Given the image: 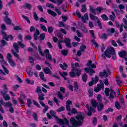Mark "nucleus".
I'll return each mask as SVG.
<instances>
[{"label":"nucleus","mask_w":127,"mask_h":127,"mask_svg":"<svg viewBox=\"0 0 127 127\" xmlns=\"http://www.w3.org/2000/svg\"><path fill=\"white\" fill-rule=\"evenodd\" d=\"M39 76L41 80L44 81V82L46 81V80H45V77H44V74L43 73V72H40Z\"/></svg>","instance_id":"nucleus-23"},{"label":"nucleus","mask_w":127,"mask_h":127,"mask_svg":"<svg viewBox=\"0 0 127 127\" xmlns=\"http://www.w3.org/2000/svg\"><path fill=\"white\" fill-rule=\"evenodd\" d=\"M38 48L40 54H41L42 56H44V54L43 53V51H42V50L41 49V47H40V46H38Z\"/></svg>","instance_id":"nucleus-38"},{"label":"nucleus","mask_w":127,"mask_h":127,"mask_svg":"<svg viewBox=\"0 0 127 127\" xmlns=\"http://www.w3.org/2000/svg\"><path fill=\"white\" fill-rule=\"evenodd\" d=\"M1 44H2L3 46L5 45H7V42L5 41L4 40H1L0 41Z\"/></svg>","instance_id":"nucleus-62"},{"label":"nucleus","mask_w":127,"mask_h":127,"mask_svg":"<svg viewBox=\"0 0 127 127\" xmlns=\"http://www.w3.org/2000/svg\"><path fill=\"white\" fill-rule=\"evenodd\" d=\"M62 18L63 19V22H66L68 19V17L66 16L63 15L62 16Z\"/></svg>","instance_id":"nucleus-58"},{"label":"nucleus","mask_w":127,"mask_h":127,"mask_svg":"<svg viewBox=\"0 0 127 127\" xmlns=\"http://www.w3.org/2000/svg\"><path fill=\"white\" fill-rule=\"evenodd\" d=\"M13 45L16 52L17 53H18V52H19V48L18 47V45H19L18 44L16 43H14Z\"/></svg>","instance_id":"nucleus-18"},{"label":"nucleus","mask_w":127,"mask_h":127,"mask_svg":"<svg viewBox=\"0 0 127 127\" xmlns=\"http://www.w3.org/2000/svg\"><path fill=\"white\" fill-rule=\"evenodd\" d=\"M91 105L92 107H93V109H97V107H98V103H97V101L95 100L94 99H91Z\"/></svg>","instance_id":"nucleus-13"},{"label":"nucleus","mask_w":127,"mask_h":127,"mask_svg":"<svg viewBox=\"0 0 127 127\" xmlns=\"http://www.w3.org/2000/svg\"><path fill=\"white\" fill-rule=\"evenodd\" d=\"M87 80H88V76L86 73H84L82 76V80L84 83H86V82H87Z\"/></svg>","instance_id":"nucleus-34"},{"label":"nucleus","mask_w":127,"mask_h":127,"mask_svg":"<svg viewBox=\"0 0 127 127\" xmlns=\"http://www.w3.org/2000/svg\"><path fill=\"white\" fill-rule=\"evenodd\" d=\"M91 42L93 43V45L95 46V47H97V48L99 47V45L98 43H97V42H96V41H95V39L92 40Z\"/></svg>","instance_id":"nucleus-54"},{"label":"nucleus","mask_w":127,"mask_h":127,"mask_svg":"<svg viewBox=\"0 0 127 127\" xmlns=\"http://www.w3.org/2000/svg\"><path fill=\"white\" fill-rule=\"evenodd\" d=\"M53 30H54V29L52 26H49L48 28V31L49 33H52L53 32Z\"/></svg>","instance_id":"nucleus-45"},{"label":"nucleus","mask_w":127,"mask_h":127,"mask_svg":"<svg viewBox=\"0 0 127 127\" xmlns=\"http://www.w3.org/2000/svg\"><path fill=\"white\" fill-rule=\"evenodd\" d=\"M64 43H65V46L68 48H71V39L64 38Z\"/></svg>","instance_id":"nucleus-9"},{"label":"nucleus","mask_w":127,"mask_h":127,"mask_svg":"<svg viewBox=\"0 0 127 127\" xmlns=\"http://www.w3.org/2000/svg\"><path fill=\"white\" fill-rule=\"evenodd\" d=\"M110 112H114V109L112 108H108L107 110H105V113L106 114H109Z\"/></svg>","instance_id":"nucleus-60"},{"label":"nucleus","mask_w":127,"mask_h":127,"mask_svg":"<svg viewBox=\"0 0 127 127\" xmlns=\"http://www.w3.org/2000/svg\"><path fill=\"white\" fill-rule=\"evenodd\" d=\"M19 102L22 105V106H24V100H25V95L23 93H21L20 94V97L18 98Z\"/></svg>","instance_id":"nucleus-5"},{"label":"nucleus","mask_w":127,"mask_h":127,"mask_svg":"<svg viewBox=\"0 0 127 127\" xmlns=\"http://www.w3.org/2000/svg\"><path fill=\"white\" fill-rule=\"evenodd\" d=\"M96 10L99 12V13H101V12L102 10H104V8L102 6L97 7L96 8Z\"/></svg>","instance_id":"nucleus-55"},{"label":"nucleus","mask_w":127,"mask_h":127,"mask_svg":"<svg viewBox=\"0 0 127 127\" xmlns=\"http://www.w3.org/2000/svg\"><path fill=\"white\" fill-rule=\"evenodd\" d=\"M119 55L121 57V58H124L125 61H127V53L125 50L119 52Z\"/></svg>","instance_id":"nucleus-4"},{"label":"nucleus","mask_w":127,"mask_h":127,"mask_svg":"<svg viewBox=\"0 0 127 127\" xmlns=\"http://www.w3.org/2000/svg\"><path fill=\"white\" fill-rule=\"evenodd\" d=\"M78 25L80 27L82 31L83 32V33H87L88 32V30H87V28H86V27L83 23L81 22H78Z\"/></svg>","instance_id":"nucleus-6"},{"label":"nucleus","mask_w":127,"mask_h":127,"mask_svg":"<svg viewBox=\"0 0 127 127\" xmlns=\"http://www.w3.org/2000/svg\"><path fill=\"white\" fill-rule=\"evenodd\" d=\"M99 105H97V110L98 111V112H101V111H103V110L104 109V104H103V103H102L101 102H99Z\"/></svg>","instance_id":"nucleus-16"},{"label":"nucleus","mask_w":127,"mask_h":127,"mask_svg":"<svg viewBox=\"0 0 127 127\" xmlns=\"http://www.w3.org/2000/svg\"><path fill=\"white\" fill-rule=\"evenodd\" d=\"M24 8H27V9H29L30 10L32 8V6L29 3H25L24 5L23 6Z\"/></svg>","instance_id":"nucleus-11"},{"label":"nucleus","mask_w":127,"mask_h":127,"mask_svg":"<svg viewBox=\"0 0 127 127\" xmlns=\"http://www.w3.org/2000/svg\"><path fill=\"white\" fill-rule=\"evenodd\" d=\"M87 48V47L85 45H82L80 46L79 49L80 50V52H85V50Z\"/></svg>","instance_id":"nucleus-30"},{"label":"nucleus","mask_w":127,"mask_h":127,"mask_svg":"<svg viewBox=\"0 0 127 127\" xmlns=\"http://www.w3.org/2000/svg\"><path fill=\"white\" fill-rule=\"evenodd\" d=\"M61 53L64 56H67L68 55V50H63L61 51Z\"/></svg>","instance_id":"nucleus-31"},{"label":"nucleus","mask_w":127,"mask_h":127,"mask_svg":"<svg viewBox=\"0 0 127 127\" xmlns=\"http://www.w3.org/2000/svg\"><path fill=\"white\" fill-rule=\"evenodd\" d=\"M60 66L61 67V68H62V69H63V70H67V68L68 67V65H67V64L66 63H63V64H60Z\"/></svg>","instance_id":"nucleus-17"},{"label":"nucleus","mask_w":127,"mask_h":127,"mask_svg":"<svg viewBox=\"0 0 127 127\" xmlns=\"http://www.w3.org/2000/svg\"><path fill=\"white\" fill-rule=\"evenodd\" d=\"M99 76L100 77H109V73L106 69H104L103 72L100 71L99 72Z\"/></svg>","instance_id":"nucleus-10"},{"label":"nucleus","mask_w":127,"mask_h":127,"mask_svg":"<svg viewBox=\"0 0 127 127\" xmlns=\"http://www.w3.org/2000/svg\"><path fill=\"white\" fill-rule=\"evenodd\" d=\"M57 96L58 97V98H59V99L63 101V99H64V97H63V95H62V93H61V92L59 91L57 93Z\"/></svg>","instance_id":"nucleus-25"},{"label":"nucleus","mask_w":127,"mask_h":127,"mask_svg":"<svg viewBox=\"0 0 127 127\" xmlns=\"http://www.w3.org/2000/svg\"><path fill=\"white\" fill-rule=\"evenodd\" d=\"M40 26L41 29H42L43 31H45V32H47V28H46V27H45V26L43 25V24H40Z\"/></svg>","instance_id":"nucleus-37"},{"label":"nucleus","mask_w":127,"mask_h":127,"mask_svg":"<svg viewBox=\"0 0 127 127\" xmlns=\"http://www.w3.org/2000/svg\"><path fill=\"white\" fill-rule=\"evenodd\" d=\"M115 107L118 110H120V109H121V105H120V103H119V101H116L115 102Z\"/></svg>","instance_id":"nucleus-50"},{"label":"nucleus","mask_w":127,"mask_h":127,"mask_svg":"<svg viewBox=\"0 0 127 127\" xmlns=\"http://www.w3.org/2000/svg\"><path fill=\"white\" fill-rule=\"evenodd\" d=\"M64 111H65V107L64 106H62L59 109L57 110L58 113H61V112H64Z\"/></svg>","instance_id":"nucleus-32"},{"label":"nucleus","mask_w":127,"mask_h":127,"mask_svg":"<svg viewBox=\"0 0 127 127\" xmlns=\"http://www.w3.org/2000/svg\"><path fill=\"white\" fill-rule=\"evenodd\" d=\"M87 112V115L89 116V117H91L92 116V111L93 113H96V111H95V109L93 108L92 107H90V109H88Z\"/></svg>","instance_id":"nucleus-12"},{"label":"nucleus","mask_w":127,"mask_h":127,"mask_svg":"<svg viewBox=\"0 0 127 127\" xmlns=\"http://www.w3.org/2000/svg\"><path fill=\"white\" fill-rule=\"evenodd\" d=\"M112 56L113 60L117 59V55H116V53L115 52V48L113 47L107 48V50L104 51V54L101 55V57L104 59H107L106 57H107V58H111Z\"/></svg>","instance_id":"nucleus-1"},{"label":"nucleus","mask_w":127,"mask_h":127,"mask_svg":"<svg viewBox=\"0 0 127 127\" xmlns=\"http://www.w3.org/2000/svg\"><path fill=\"white\" fill-rule=\"evenodd\" d=\"M97 23L99 28L100 29H103V25H102V22H101V21L100 20H97Z\"/></svg>","instance_id":"nucleus-43"},{"label":"nucleus","mask_w":127,"mask_h":127,"mask_svg":"<svg viewBox=\"0 0 127 127\" xmlns=\"http://www.w3.org/2000/svg\"><path fill=\"white\" fill-rule=\"evenodd\" d=\"M48 13L52 15V16L55 17L57 15V13L54 11H52L51 9H48Z\"/></svg>","instance_id":"nucleus-20"},{"label":"nucleus","mask_w":127,"mask_h":127,"mask_svg":"<svg viewBox=\"0 0 127 127\" xmlns=\"http://www.w3.org/2000/svg\"><path fill=\"white\" fill-rule=\"evenodd\" d=\"M4 21L7 24H9V25L11 24V20H10V18H9L8 16H5L4 18Z\"/></svg>","instance_id":"nucleus-15"},{"label":"nucleus","mask_w":127,"mask_h":127,"mask_svg":"<svg viewBox=\"0 0 127 127\" xmlns=\"http://www.w3.org/2000/svg\"><path fill=\"white\" fill-rule=\"evenodd\" d=\"M33 118L35 121H38L37 119V113L34 112L33 114Z\"/></svg>","instance_id":"nucleus-61"},{"label":"nucleus","mask_w":127,"mask_h":127,"mask_svg":"<svg viewBox=\"0 0 127 127\" xmlns=\"http://www.w3.org/2000/svg\"><path fill=\"white\" fill-rule=\"evenodd\" d=\"M8 62L12 67H14L15 66V63L12 60L8 61Z\"/></svg>","instance_id":"nucleus-46"},{"label":"nucleus","mask_w":127,"mask_h":127,"mask_svg":"<svg viewBox=\"0 0 127 127\" xmlns=\"http://www.w3.org/2000/svg\"><path fill=\"white\" fill-rule=\"evenodd\" d=\"M40 40L42 41L44 39H45V33H42L40 35Z\"/></svg>","instance_id":"nucleus-49"},{"label":"nucleus","mask_w":127,"mask_h":127,"mask_svg":"<svg viewBox=\"0 0 127 127\" xmlns=\"http://www.w3.org/2000/svg\"><path fill=\"white\" fill-rule=\"evenodd\" d=\"M116 82H117V84L118 85V86H121L122 85V84H123V82L121 81V80H120L119 77H117L116 78Z\"/></svg>","instance_id":"nucleus-41"},{"label":"nucleus","mask_w":127,"mask_h":127,"mask_svg":"<svg viewBox=\"0 0 127 127\" xmlns=\"http://www.w3.org/2000/svg\"><path fill=\"white\" fill-rule=\"evenodd\" d=\"M14 30H22V28L18 26H16L14 27Z\"/></svg>","instance_id":"nucleus-64"},{"label":"nucleus","mask_w":127,"mask_h":127,"mask_svg":"<svg viewBox=\"0 0 127 127\" xmlns=\"http://www.w3.org/2000/svg\"><path fill=\"white\" fill-rule=\"evenodd\" d=\"M46 6H47V7H50L51 8H54V7H55L53 4L49 3H47L46 4Z\"/></svg>","instance_id":"nucleus-47"},{"label":"nucleus","mask_w":127,"mask_h":127,"mask_svg":"<svg viewBox=\"0 0 127 127\" xmlns=\"http://www.w3.org/2000/svg\"><path fill=\"white\" fill-rule=\"evenodd\" d=\"M15 77L16 78V79H17V80L18 81V82L19 83H22V80H21V78H20V77H19V76H18V75H15Z\"/></svg>","instance_id":"nucleus-56"},{"label":"nucleus","mask_w":127,"mask_h":127,"mask_svg":"<svg viewBox=\"0 0 127 127\" xmlns=\"http://www.w3.org/2000/svg\"><path fill=\"white\" fill-rule=\"evenodd\" d=\"M94 89H89L88 90V93H89V97H93L94 96V93L93 92V91Z\"/></svg>","instance_id":"nucleus-35"},{"label":"nucleus","mask_w":127,"mask_h":127,"mask_svg":"<svg viewBox=\"0 0 127 127\" xmlns=\"http://www.w3.org/2000/svg\"><path fill=\"white\" fill-rule=\"evenodd\" d=\"M97 87H98L100 90H101L102 89H104L105 85L104 84V83L98 84Z\"/></svg>","instance_id":"nucleus-39"},{"label":"nucleus","mask_w":127,"mask_h":127,"mask_svg":"<svg viewBox=\"0 0 127 127\" xmlns=\"http://www.w3.org/2000/svg\"><path fill=\"white\" fill-rule=\"evenodd\" d=\"M98 82H99V77L97 75H95V78H92L91 81L88 83V85L90 87H91L94 84H97Z\"/></svg>","instance_id":"nucleus-3"},{"label":"nucleus","mask_w":127,"mask_h":127,"mask_svg":"<svg viewBox=\"0 0 127 127\" xmlns=\"http://www.w3.org/2000/svg\"><path fill=\"white\" fill-rule=\"evenodd\" d=\"M2 95L3 98L4 99L5 101H8V100L10 99V97H9V96H8V95H7V94H3Z\"/></svg>","instance_id":"nucleus-36"},{"label":"nucleus","mask_w":127,"mask_h":127,"mask_svg":"<svg viewBox=\"0 0 127 127\" xmlns=\"http://www.w3.org/2000/svg\"><path fill=\"white\" fill-rule=\"evenodd\" d=\"M81 12H86L87 11V5L86 4L81 5Z\"/></svg>","instance_id":"nucleus-24"},{"label":"nucleus","mask_w":127,"mask_h":127,"mask_svg":"<svg viewBox=\"0 0 127 127\" xmlns=\"http://www.w3.org/2000/svg\"><path fill=\"white\" fill-rule=\"evenodd\" d=\"M97 99L98 103H101L102 102V96L101 95L98 94L97 95Z\"/></svg>","instance_id":"nucleus-51"},{"label":"nucleus","mask_w":127,"mask_h":127,"mask_svg":"<svg viewBox=\"0 0 127 127\" xmlns=\"http://www.w3.org/2000/svg\"><path fill=\"white\" fill-rule=\"evenodd\" d=\"M90 33L91 34L92 37H93V39H96V37L95 36V32L93 30H89Z\"/></svg>","instance_id":"nucleus-48"},{"label":"nucleus","mask_w":127,"mask_h":127,"mask_svg":"<svg viewBox=\"0 0 127 127\" xmlns=\"http://www.w3.org/2000/svg\"><path fill=\"white\" fill-rule=\"evenodd\" d=\"M1 34L3 36V39H5V40H6V41H8V39L9 38L11 40H13V37L12 35H10L9 36H8L5 33V32L2 31Z\"/></svg>","instance_id":"nucleus-2"},{"label":"nucleus","mask_w":127,"mask_h":127,"mask_svg":"<svg viewBox=\"0 0 127 127\" xmlns=\"http://www.w3.org/2000/svg\"><path fill=\"white\" fill-rule=\"evenodd\" d=\"M82 72V70L80 68H75V75H76L77 77H80L81 76V72Z\"/></svg>","instance_id":"nucleus-19"},{"label":"nucleus","mask_w":127,"mask_h":127,"mask_svg":"<svg viewBox=\"0 0 127 127\" xmlns=\"http://www.w3.org/2000/svg\"><path fill=\"white\" fill-rule=\"evenodd\" d=\"M89 10L90 12L93 13V14H95V15H96V9H94V8L92 7V6H89Z\"/></svg>","instance_id":"nucleus-29"},{"label":"nucleus","mask_w":127,"mask_h":127,"mask_svg":"<svg viewBox=\"0 0 127 127\" xmlns=\"http://www.w3.org/2000/svg\"><path fill=\"white\" fill-rule=\"evenodd\" d=\"M0 105H2L4 107H10L12 106V104L9 102H4L2 98L0 100Z\"/></svg>","instance_id":"nucleus-7"},{"label":"nucleus","mask_w":127,"mask_h":127,"mask_svg":"<svg viewBox=\"0 0 127 127\" xmlns=\"http://www.w3.org/2000/svg\"><path fill=\"white\" fill-rule=\"evenodd\" d=\"M73 87L74 88V91H76V92H77V90H79V85H78L77 82L75 81L74 82Z\"/></svg>","instance_id":"nucleus-27"},{"label":"nucleus","mask_w":127,"mask_h":127,"mask_svg":"<svg viewBox=\"0 0 127 127\" xmlns=\"http://www.w3.org/2000/svg\"><path fill=\"white\" fill-rule=\"evenodd\" d=\"M27 105L28 108H30V106L31 105V104H32L31 99H27Z\"/></svg>","instance_id":"nucleus-52"},{"label":"nucleus","mask_w":127,"mask_h":127,"mask_svg":"<svg viewBox=\"0 0 127 127\" xmlns=\"http://www.w3.org/2000/svg\"><path fill=\"white\" fill-rule=\"evenodd\" d=\"M9 108V111L11 114H13L14 113V109H13V108L12 107V106L8 107Z\"/></svg>","instance_id":"nucleus-57"},{"label":"nucleus","mask_w":127,"mask_h":127,"mask_svg":"<svg viewBox=\"0 0 127 127\" xmlns=\"http://www.w3.org/2000/svg\"><path fill=\"white\" fill-rule=\"evenodd\" d=\"M33 103L35 106H36L37 108H39L40 109L41 108V106L39 105V103H37V102L35 101V100H33Z\"/></svg>","instance_id":"nucleus-53"},{"label":"nucleus","mask_w":127,"mask_h":127,"mask_svg":"<svg viewBox=\"0 0 127 127\" xmlns=\"http://www.w3.org/2000/svg\"><path fill=\"white\" fill-rule=\"evenodd\" d=\"M89 17L90 19H92V20H99V18H98V17H97V16H95V15H93V14H92V13L89 14Z\"/></svg>","instance_id":"nucleus-21"},{"label":"nucleus","mask_w":127,"mask_h":127,"mask_svg":"<svg viewBox=\"0 0 127 127\" xmlns=\"http://www.w3.org/2000/svg\"><path fill=\"white\" fill-rule=\"evenodd\" d=\"M44 72L45 74H51V70L50 68L48 67L44 68Z\"/></svg>","instance_id":"nucleus-22"},{"label":"nucleus","mask_w":127,"mask_h":127,"mask_svg":"<svg viewBox=\"0 0 127 127\" xmlns=\"http://www.w3.org/2000/svg\"><path fill=\"white\" fill-rule=\"evenodd\" d=\"M101 18H102L103 20L104 21L109 20V17H108V16L105 14H103L101 15Z\"/></svg>","instance_id":"nucleus-28"},{"label":"nucleus","mask_w":127,"mask_h":127,"mask_svg":"<svg viewBox=\"0 0 127 127\" xmlns=\"http://www.w3.org/2000/svg\"><path fill=\"white\" fill-rule=\"evenodd\" d=\"M7 59L8 60V61H9L10 60H11V54L8 53L7 54V57H6Z\"/></svg>","instance_id":"nucleus-63"},{"label":"nucleus","mask_w":127,"mask_h":127,"mask_svg":"<svg viewBox=\"0 0 127 127\" xmlns=\"http://www.w3.org/2000/svg\"><path fill=\"white\" fill-rule=\"evenodd\" d=\"M69 76L71 78H75L76 77V73L74 71H70L69 72Z\"/></svg>","instance_id":"nucleus-44"},{"label":"nucleus","mask_w":127,"mask_h":127,"mask_svg":"<svg viewBox=\"0 0 127 127\" xmlns=\"http://www.w3.org/2000/svg\"><path fill=\"white\" fill-rule=\"evenodd\" d=\"M33 16L35 20L37 21V20H38V16H37V14H36V12H33Z\"/></svg>","instance_id":"nucleus-59"},{"label":"nucleus","mask_w":127,"mask_h":127,"mask_svg":"<svg viewBox=\"0 0 127 127\" xmlns=\"http://www.w3.org/2000/svg\"><path fill=\"white\" fill-rule=\"evenodd\" d=\"M104 92L107 97H108V96H110V89L109 88H106Z\"/></svg>","instance_id":"nucleus-33"},{"label":"nucleus","mask_w":127,"mask_h":127,"mask_svg":"<svg viewBox=\"0 0 127 127\" xmlns=\"http://www.w3.org/2000/svg\"><path fill=\"white\" fill-rule=\"evenodd\" d=\"M116 95H117L116 92L111 88L110 94H109V97H108L109 100H113V99H115V96H116Z\"/></svg>","instance_id":"nucleus-8"},{"label":"nucleus","mask_w":127,"mask_h":127,"mask_svg":"<svg viewBox=\"0 0 127 127\" xmlns=\"http://www.w3.org/2000/svg\"><path fill=\"white\" fill-rule=\"evenodd\" d=\"M7 91H8V90L7 89V87H6V85L4 84V85H3V90L1 91L0 92V93L1 95H4V94H6V93H7Z\"/></svg>","instance_id":"nucleus-14"},{"label":"nucleus","mask_w":127,"mask_h":127,"mask_svg":"<svg viewBox=\"0 0 127 127\" xmlns=\"http://www.w3.org/2000/svg\"><path fill=\"white\" fill-rule=\"evenodd\" d=\"M100 38H101V39H107L108 37L106 33H103L101 36H100Z\"/></svg>","instance_id":"nucleus-40"},{"label":"nucleus","mask_w":127,"mask_h":127,"mask_svg":"<svg viewBox=\"0 0 127 127\" xmlns=\"http://www.w3.org/2000/svg\"><path fill=\"white\" fill-rule=\"evenodd\" d=\"M36 93H38L39 94H41L42 93V91L41 90V88L40 87H37Z\"/></svg>","instance_id":"nucleus-42"},{"label":"nucleus","mask_w":127,"mask_h":127,"mask_svg":"<svg viewBox=\"0 0 127 127\" xmlns=\"http://www.w3.org/2000/svg\"><path fill=\"white\" fill-rule=\"evenodd\" d=\"M44 96H45L44 94H41L38 97V100L39 102L44 101L45 98H44Z\"/></svg>","instance_id":"nucleus-26"}]
</instances>
